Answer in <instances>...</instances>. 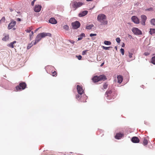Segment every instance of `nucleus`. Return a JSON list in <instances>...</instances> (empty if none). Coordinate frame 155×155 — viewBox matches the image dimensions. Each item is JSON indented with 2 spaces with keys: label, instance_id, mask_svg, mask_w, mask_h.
<instances>
[{
  "label": "nucleus",
  "instance_id": "obj_1",
  "mask_svg": "<svg viewBox=\"0 0 155 155\" xmlns=\"http://www.w3.org/2000/svg\"><path fill=\"white\" fill-rule=\"evenodd\" d=\"M97 20L102 25H106L107 24V21L106 19V15L103 14L98 15L97 17Z\"/></svg>",
  "mask_w": 155,
  "mask_h": 155
},
{
  "label": "nucleus",
  "instance_id": "obj_2",
  "mask_svg": "<svg viewBox=\"0 0 155 155\" xmlns=\"http://www.w3.org/2000/svg\"><path fill=\"white\" fill-rule=\"evenodd\" d=\"M107 79L106 76L104 75H101L99 76H95L93 78V80L94 82H97L101 80L105 81Z\"/></svg>",
  "mask_w": 155,
  "mask_h": 155
},
{
  "label": "nucleus",
  "instance_id": "obj_3",
  "mask_svg": "<svg viewBox=\"0 0 155 155\" xmlns=\"http://www.w3.org/2000/svg\"><path fill=\"white\" fill-rule=\"evenodd\" d=\"M83 4L81 2H77L74 0L71 3V5L74 8V10L81 6Z\"/></svg>",
  "mask_w": 155,
  "mask_h": 155
},
{
  "label": "nucleus",
  "instance_id": "obj_4",
  "mask_svg": "<svg viewBox=\"0 0 155 155\" xmlns=\"http://www.w3.org/2000/svg\"><path fill=\"white\" fill-rule=\"evenodd\" d=\"M26 84L25 83H21L19 84V86L16 87V89L17 91L18 90H24L26 88Z\"/></svg>",
  "mask_w": 155,
  "mask_h": 155
},
{
  "label": "nucleus",
  "instance_id": "obj_5",
  "mask_svg": "<svg viewBox=\"0 0 155 155\" xmlns=\"http://www.w3.org/2000/svg\"><path fill=\"white\" fill-rule=\"evenodd\" d=\"M132 31L134 34L137 35H139L142 34L141 31L136 28H132Z\"/></svg>",
  "mask_w": 155,
  "mask_h": 155
},
{
  "label": "nucleus",
  "instance_id": "obj_6",
  "mask_svg": "<svg viewBox=\"0 0 155 155\" xmlns=\"http://www.w3.org/2000/svg\"><path fill=\"white\" fill-rule=\"evenodd\" d=\"M71 24L74 29H77L79 28L80 26V23L78 21L72 22Z\"/></svg>",
  "mask_w": 155,
  "mask_h": 155
},
{
  "label": "nucleus",
  "instance_id": "obj_7",
  "mask_svg": "<svg viewBox=\"0 0 155 155\" xmlns=\"http://www.w3.org/2000/svg\"><path fill=\"white\" fill-rule=\"evenodd\" d=\"M141 23L143 25H145V22L147 19L146 16L144 15H142L141 16Z\"/></svg>",
  "mask_w": 155,
  "mask_h": 155
},
{
  "label": "nucleus",
  "instance_id": "obj_8",
  "mask_svg": "<svg viewBox=\"0 0 155 155\" xmlns=\"http://www.w3.org/2000/svg\"><path fill=\"white\" fill-rule=\"evenodd\" d=\"M16 21H12L8 24V29H10L14 27L16 24Z\"/></svg>",
  "mask_w": 155,
  "mask_h": 155
},
{
  "label": "nucleus",
  "instance_id": "obj_9",
  "mask_svg": "<svg viewBox=\"0 0 155 155\" xmlns=\"http://www.w3.org/2000/svg\"><path fill=\"white\" fill-rule=\"evenodd\" d=\"M42 38H44L47 36L50 37L51 36V35L49 33L42 32L39 34Z\"/></svg>",
  "mask_w": 155,
  "mask_h": 155
},
{
  "label": "nucleus",
  "instance_id": "obj_10",
  "mask_svg": "<svg viewBox=\"0 0 155 155\" xmlns=\"http://www.w3.org/2000/svg\"><path fill=\"white\" fill-rule=\"evenodd\" d=\"M41 5H36L35 6L34 9L35 12H38L41 11Z\"/></svg>",
  "mask_w": 155,
  "mask_h": 155
},
{
  "label": "nucleus",
  "instance_id": "obj_11",
  "mask_svg": "<svg viewBox=\"0 0 155 155\" xmlns=\"http://www.w3.org/2000/svg\"><path fill=\"white\" fill-rule=\"evenodd\" d=\"M131 19L133 22L136 24H138L139 23V20L138 18L136 16H133Z\"/></svg>",
  "mask_w": 155,
  "mask_h": 155
},
{
  "label": "nucleus",
  "instance_id": "obj_12",
  "mask_svg": "<svg viewBox=\"0 0 155 155\" xmlns=\"http://www.w3.org/2000/svg\"><path fill=\"white\" fill-rule=\"evenodd\" d=\"M77 88L78 93L81 95L83 92V91L82 87L79 85H78Z\"/></svg>",
  "mask_w": 155,
  "mask_h": 155
},
{
  "label": "nucleus",
  "instance_id": "obj_13",
  "mask_svg": "<svg viewBox=\"0 0 155 155\" xmlns=\"http://www.w3.org/2000/svg\"><path fill=\"white\" fill-rule=\"evenodd\" d=\"M42 38L40 34H38L36 38L35 41L34 42V45H35L36 43L39 42L41 40Z\"/></svg>",
  "mask_w": 155,
  "mask_h": 155
},
{
  "label": "nucleus",
  "instance_id": "obj_14",
  "mask_svg": "<svg viewBox=\"0 0 155 155\" xmlns=\"http://www.w3.org/2000/svg\"><path fill=\"white\" fill-rule=\"evenodd\" d=\"M49 22L52 24H55L57 23V21L53 18H51L49 19Z\"/></svg>",
  "mask_w": 155,
  "mask_h": 155
},
{
  "label": "nucleus",
  "instance_id": "obj_15",
  "mask_svg": "<svg viewBox=\"0 0 155 155\" xmlns=\"http://www.w3.org/2000/svg\"><path fill=\"white\" fill-rule=\"evenodd\" d=\"M88 13V11H84L79 13L78 14V16L79 17H82L86 15Z\"/></svg>",
  "mask_w": 155,
  "mask_h": 155
},
{
  "label": "nucleus",
  "instance_id": "obj_16",
  "mask_svg": "<svg viewBox=\"0 0 155 155\" xmlns=\"http://www.w3.org/2000/svg\"><path fill=\"white\" fill-rule=\"evenodd\" d=\"M131 141L133 143H138L139 142V140L137 137H134L132 138Z\"/></svg>",
  "mask_w": 155,
  "mask_h": 155
},
{
  "label": "nucleus",
  "instance_id": "obj_17",
  "mask_svg": "<svg viewBox=\"0 0 155 155\" xmlns=\"http://www.w3.org/2000/svg\"><path fill=\"white\" fill-rule=\"evenodd\" d=\"M117 78L118 80L117 82L120 84L123 81V77L120 75H118L117 77Z\"/></svg>",
  "mask_w": 155,
  "mask_h": 155
},
{
  "label": "nucleus",
  "instance_id": "obj_18",
  "mask_svg": "<svg viewBox=\"0 0 155 155\" xmlns=\"http://www.w3.org/2000/svg\"><path fill=\"white\" fill-rule=\"evenodd\" d=\"M123 136V134L121 133H117L115 136V138L117 139H120Z\"/></svg>",
  "mask_w": 155,
  "mask_h": 155
},
{
  "label": "nucleus",
  "instance_id": "obj_19",
  "mask_svg": "<svg viewBox=\"0 0 155 155\" xmlns=\"http://www.w3.org/2000/svg\"><path fill=\"white\" fill-rule=\"evenodd\" d=\"M153 57L151 60V62L153 64L155 65V54L153 55Z\"/></svg>",
  "mask_w": 155,
  "mask_h": 155
},
{
  "label": "nucleus",
  "instance_id": "obj_20",
  "mask_svg": "<svg viewBox=\"0 0 155 155\" xmlns=\"http://www.w3.org/2000/svg\"><path fill=\"white\" fill-rule=\"evenodd\" d=\"M85 36V34L84 33H81L79 36V37L78 38V40H81L83 37H84Z\"/></svg>",
  "mask_w": 155,
  "mask_h": 155
},
{
  "label": "nucleus",
  "instance_id": "obj_21",
  "mask_svg": "<svg viewBox=\"0 0 155 155\" xmlns=\"http://www.w3.org/2000/svg\"><path fill=\"white\" fill-rule=\"evenodd\" d=\"M150 34L152 35L155 33V28H150V31H149Z\"/></svg>",
  "mask_w": 155,
  "mask_h": 155
},
{
  "label": "nucleus",
  "instance_id": "obj_22",
  "mask_svg": "<svg viewBox=\"0 0 155 155\" xmlns=\"http://www.w3.org/2000/svg\"><path fill=\"white\" fill-rule=\"evenodd\" d=\"M150 22L152 25L155 26V18L152 19L150 21Z\"/></svg>",
  "mask_w": 155,
  "mask_h": 155
},
{
  "label": "nucleus",
  "instance_id": "obj_23",
  "mask_svg": "<svg viewBox=\"0 0 155 155\" xmlns=\"http://www.w3.org/2000/svg\"><path fill=\"white\" fill-rule=\"evenodd\" d=\"M93 26L94 25L93 24H91L89 25H87L86 26V28L87 29L90 30Z\"/></svg>",
  "mask_w": 155,
  "mask_h": 155
},
{
  "label": "nucleus",
  "instance_id": "obj_24",
  "mask_svg": "<svg viewBox=\"0 0 155 155\" xmlns=\"http://www.w3.org/2000/svg\"><path fill=\"white\" fill-rule=\"evenodd\" d=\"M9 38V37L8 35H6L5 36L4 38H3L2 39V40L4 41H6L8 40Z\"/></svg>",
  "mask_w": 155,
  "mask_h": 155
},
{
  "label": "nucleus",
  "instance_id": "obj_25",
  "mask_svg": "<svg viewBox=\"0 0 155 155\" xmlns=\"http://www.w3.org/2000/svg\"><path fill=\"white\" fill-rule=\"evenodd\" d=\"M104 43L105 45H110L111 44V42L110 41H104Z\"/></svg>",
  "mask_w": 155,
  "mask_h": 155
},
{
  "label": "nucleus",
  "instance_id": "obj_26",
  "mask_svg": "<svg viewBox=\"0 0 155 155\" xmlns=\"http://www.w3.org/2000/svg\"><path fill=\"white\" fill-rule=\"evenodd\" d=\"M63 28L66 31H68L69 29V26L67 25H65L64 26Z\"/></svg>",
  "mask_w": 155,
  "mask_h": 155
},
{
  "label": "nucleus",
  "instance_id": "obj_27",
  "mask_svg": "<svg viewBox=\"0 0 155 155\" xmlns=\"http://www.w3.org/2000/svg\"><path fill=\"white\" fill-rule=\"evenodd\" d=\"M33 42V41H32L31 43L29 44L28 45V46L27 47V48L28 49H30L31 47V46H32L34 44H32V43ZM33 43H34V42H33Z\"/></svg>",
  "mask_w": 155,
  "mask_h": 155
},
{
  "label": "nucleus",
  "instance_id": "obj_28",
  "mask_svg": "<svg viewBox=\"0 0 155 155\" xmlns=\"http://www.w3.org/2000/svg\"><path fill=\"white\" fill-rule=\"evenodd\" d=\"M148 143V141L145 138H144V139L143 141V144L144 145H147V144Z\"/></svg>",
  "mask_w": 155,
  "mask_h": 155
},
{
  "label": "nucleus",
  "instance_id": "obj_29",
  "mask_svg": "<svg viewBox=\"0 0 155 155\" xmlns=\"http://www.w3.org/2000/svg\"><path fill=\"white\" fill-rule=\"evenodd\" d=\"M7 45L8 47H10L12 48H13L14 47L13 43H12V42H11L10 44H8Z\"/></svg>",
  "mask_w": 155,
  "mask_h": 155
},
{
  "label": "nucleus",
  "instance_id": "obj_30",
  "mask_svg": "<svg viewBox=\"0 0 155 155\" xmlns=\"http://www.w3.org/2000/svg\"><path fill=\"white\" fill-rule=\"evenodd\" d=\"M111 93V91H107L106 92L105 94V95L106 96V95H107V97L108 96V94H110Z\"/></svg>",
  "mask_w": 155,
  "mask_h": 155
},
{
  "label": "nucleus",
  "instance_id": "obj_31",
  "mask_svg": "<svg viewBox=\"0 0 155 155\" xmlns=\"http://www.w3.org/2000/svg\"><path fill=\"white\" fill-rule=\"evenodd\" d=\"M120 51L121 52L122 55H124V49L122 48H121L120 49Z\"/></svg>",
  "mask_w": 155,
  "mask_h": 155
},
{
  "label": "nucleus",
  "instance_id": "obj_32",
  "mask_svg": "<svg viewBox=\"0 0 155 155\" xmlns=\"http://www.w3.org/2000/svg\"><path fill=\"white\" fill-rule=\"evenodd\" d=\"M111 48V47H104V46H102V48L104 49H105V50H109V48Z\"/></svg>",
  "mask_w": 155,
  "mask_h": 155
},
{
  "label": "nucleus",
  "instance_id": "obj_33",
  "mask_svg": "<svg viewBox=\"0 0 155 155\" xmlns=\"http://www.w3.org/2000/svg\"><path fill=\"white\" fill-rule=\"evenodd\" d=\"M116 41L118 43H120V39L119 38H117L116 39Z\"/></svg>",
  "mask_w": 155,
  "mask_h": 155
},
{
  "label": "nucleus",
  "instance_id": "obj_34",
  "mask_svg": "<svg viewBox=\"0 0 155 155\" xmlns=\"http://www.w3.org/2000/svg\"><path fill=\"white\" fill-rule=\"evenodd\" d=\"M88 51L87 50H84L82 51V54L83 55H85L86 54L87 52Z\"/></svg>",
  "mask_w": 155,
  "mask_h": 155
},
{
  "label": "nucleus",
  "instance_id": "obj_35",
  "mask_svg": "<svg viewBox=\"0 0 155 155\" xmlns=\"http://www.w3.org/2000/svg\"><path fill=\"white\" fill-rule=\"evenodd\" d=\"M150 54V52H145L143 54L146 56H148V55H149Z\"/></svg>",
  "mask_w": 155,
  "mask_h": 155
},
{
  "label": "nucleus",
  "instance_id": "obj_36",
  "mask_svg": "<svg viewBox=\"0 0 155 155\" xmlns=\"http://www.w3.org/2000/svg\"><path fill=\"white\" fill-rule=\"evenodd\" d=\"M76 57L78 58L79 60H81L82 58V56L81 55L76 56Z\"/></svg>",
  "mask_w": 155,
  "mask_h": 155
},
{
  "label": "nucleus",
  "instance_id": "obj_37",
  "mask_svg": "<svg viewBox=\"0 0 155 155\" xmlns=\"http://www.w3.org/2000/svg\"><path fill=\"white\" fill-rule=\"evenodd\" d=\"M107 87V84H104L103 85V87L104 89H106Z\"/></svg>",
  "mask_w": 155,
  "mask_h": 155
},
{
  "label": "nucleus",
  "instance_id": "obj_38",
  "mask_svg": "<svg viewBox=\"0 0 155 155\" xmlns=\"http://www.w3.org/2000/svg\"><path fill=\"white\" fill-rule=\"evenodd\" d=\"M25 31L27 32H30L31 31V29L30 28H29V29H26Z\"/></svg>",
  "mask_w": 155,
  "mask_h": 155
},
{
  "label": "nucleus",
  "instance_id": "obj_39",
  "mask_svg": "<svg viewBox=\"0 0 155 155\" xmlns=\"http://www.w3.org/2000/svg\"><path fill=\"white\" fill-rule=\"evenodd\" d=\"M133 55V54L132 53L129 52V57L131 58L132 57V56Z\"/></svg>",
  "mask_w": 155,
  "mask_h": 155
},
{
  "label": "nucleus",
  "instance_id": "obj_40",
  "mask_svg": "<svg viewBox=\"0 0 155 155\" xmlns=\"http://www.w3.org/2000/svg\"><path fill=\"white\" fill-rule=\"evenodd\" d=\"M97 34H91L90 35V37H92L93 36H96Z\"/></svg>",
  "mask_w": 155,
  "mask_h": 155
},
{
  "label": "nucleus",
  "instance_id": "obj_41",
  "mask_svg": "<svg viewBox=\"0 0 155 155\" xmlns=\"http://www.w3.org/2000/svg\"><path fill=\"white\" fill-rule=\"evenodd\" d=\"M2 22H4L5 20V17H3L0 20Z\"/></svg>",
  "mask_w": 155,
  "mask_h": 155
},
{
  "label": "nucleus",
  "instance_id": "obj_42",
  "mask_svg": "<svg viewBox=\"0 0 155 155\" xmlns=\"http://www.w3.org/2000/svg\"><path fill=\"white\" fill-rule=\"evenodd\" d=\"M36 0H33L31 2V5L32 6H33L35 2V1Z\"/></svg>",
  "mask_w": 155,
  "mask_h": 155
},
{
  "label": "nucleus",
  "instance_id": "obj_43",
  "mask_svg": "<svg viewBox=\"0 0 155 155\" xmlns=\"http://www.w3.org/2000/svg\"><path fill=\"white\" fill-rule=\"evenodd\" d=\"M57 74V73L56 71H54L53 72V76H55Z\"/></svg>",
  "mask_w": 155,
  "mask_h": 155
},
{
  "label": "nucleus",
  "instance_id": "obj_44",
  "mask_svg": "<svg viewBox=\"0 0 155 155\" xmlns=\"http://www.w3.org/2000/svg\"><path fill=\"white\" fill-rule=\"evenodd\" d=\"M153 9V8H148L146 9V11H150L152 10Z\"/></svg>",
  "mask_w": 155,
  "mask_h": 155
},
{
  "label": "nucleus",
  "instance_id": "obj_45",
  "mask_svg": "<svg viewBox=\"0 0 155 155\" xmlns=\"http://www.w3.org/2000/svg\"><path fill=\"white\" fill-rule=\"evenodd\" d=\"M16 20L17 21H21V19L20 18H18L16 19Z\"/></svg>",
  "mask_w": 155,
  "mask_h": 155
},
{
  "label": "nucleus",
  "instance_id": "obj_46",
  "mask_svg": "<svg viewBox=\"0 0 155 155\" xmlns=\"http://www.w3.org/2000/svg\"><path fill=\"white\" fill-rule=\"evenodd\" d=\"M80 97V96L79 95H76V98L77 99L79 98Z\"/></svg>",
  "mask_w": 155,
  "mask_h": 155
},
{
  "label": "nucleus",
  "instance_id": "obj_47",
  "mask_svg": "<svg viewBox=\"0 0 155 155\" xmlns=\"http://www.w3.org/2000/svg\"><path fill=\"white\" fill-rule=\"evenodd\" d=\"M31 35H30V38L31 37V36H32V35H33V34H34V33L32 31H31Z\"/></svg>",
  "mask_w": 155,
  "mask_h": 155
},
{
  "label": "nucleus",
  "instance_id": "obj_48",
  "mask_svg": "<svg viewBox=\"0 0 155 155\" xmlns=\"http://www.w3.org/2000/svg\"><path fill=\"white\" fill-rule=\"evenodd\" d=\"M70 42L72 44H74V41H70Z\"/></svg>",
  "mask_w": 155,
  "mask_h": 155
},
{
  "label": "nucleus",
  "instance_id": "obj_49",
  "mask_svg": "<svg viewBox=\"0 0 155 155\" xmlns=\"http://www.w3.org/2000/svg\"><path fill=\"white\" fill-rule=\"evenodd\" d=\"M12 42V43H13V44H14L15 43H16V41H13V42Z\"/></svg>",
  "mask_w": 155,
  "mask_h": 155
},
{
  "label": "nucleus",
  "instance_id": "obj_50",
  "mask_svg": "<svg viewBox=\"0 0 155 155\" xmlns=\"http://www.w3.org/2000/svg\"><path fill=\"white\" fill-rule=\"evenodd\" d=\"M9 10H10V12H12L13 10L12 8H10Z\"/></svg>",
  "mask_w": 155,
  "mask_h": 155
},
{
  "label": "nucleus",
  "instance_id": "obj_51",
  "mask_svg": "<svg viewBox=\"0 0 155 155\" xmlns=\"http://www.w3.org/2000/svg\"><path fill=\"white\" fill-rule=\"evenodd\" d=\"M40 28H37L35 31V32H36V31H37L38 30V29Z\"/></svg>",
  "mask_w": 155,
  "mask_h": 155
},
{
  "label": "nucleus",
  "instance_id": "obj_52",
  "mask_svg": "<svg viewBox=\"0 0 155 155\" xmlns=\"http://www.w3.org/2000/svg\"><path fill=\"white\" fill-rule=\"evenodd\" d=\"M104 64V62H103V63H102L101 64V66H103V65Z\"/></svg>",
  "mask_w": 155,
  "mask_h": 155
},
{
  "label": "nucleus",
  "instance_id": "obj_53",
  "mask_svg": "<svg viewBox=\"0 0 155 155\" xmlns=\"http://www.w3.org/2000/svg\"><path fill=\"white\" fill-rule=\"evenodd\" d=\"M124 45H124V43H123V45H122V47H124Z\"/></svg>",
  "mask_w": 155,
  "mask_h": 155
},
{
  "label": "nucleus",
  "instance_id": "obj_54",
  "mask_svg": "<svg viewBox=\"0 0 155 155\" xmlns=\"http://www.w3.org/2000/svg\"><path fill=\"white\" fill-rule=\"evenodd\" d=\"M17 13H18V14H20V12H17Z\"/></svg>",
  "mask_w": 155,
  "mask_h": 155
},
{
  "label": "nucleus",
  "instance_id": "obj_55",
  "mask_svg": "<svg viewBox=\"0 0 155 155\" xmlns=\"http://www.w3.org/2000/svg\"><path fill=\"white\" fill-rule=\"evenodd\" d=\"M2 21H1V20H0V24L2 23Z\"/></svg>",
  "mask_w": 155,
  "mask_h": 155
},
{
  "label": "nucleus",
  "instance_id": "obj_56",
  "mask_svg": "<svg viewBox=\"0 0 155 155\" xmlns=\"http://www.w3.org/2000/svg\"><path fill=\"white\" fill-rule=\"evenodd\" d=\"M115 48L116 49V50L117 49V47H115Z\"/></svg>",
  "mask_w": 155,
  "mask_h": 155
}]
</instances>
